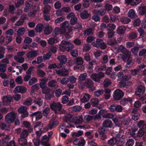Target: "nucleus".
Instances as JSON below:
<instances>
[{"instance_id":"obj_1","label":"nucleus","mask_w":146,"mask_h":146,"mask_svg":"<svg viewBox=\"0 0 146 146\" xmlns=\"http://www.w3.org/2000/svg\"><path fill=\"white\" fill-rule=\"evenodd\" d=\"M77 116L75 115L69 114L67 117H65L63 119V123L62 125V127H64L66 128L74 127V126L70 124V122H75Z\"/></svg>"},{"instance_id":"obj_2","label":"nucleus","mask_w":146,"mask_h":146,"mask_svg":"<svg viewBox=\"0 0 146 146\" xmlns=\"http://www.w3.org/2000/svg\"><path fill=\"white\" fill-rule=\"evenodd\" d=\"M72 31V30L71 29H69L67 31L63 29L60 28L59 27H56L54 29L52 32V35L54 36H56L58 35L59 34H64L66 36H70L71 34L70 32Z\"/></svg>"},{"instance_id":"obj_3","label":"nucleus","mask_w":146,"mask_h":146,"mask_svg":"<svg viewBox=\"0 0 146 146\" xmlns=\"http://www.w3.org/2000/svg\"><path fill=\"white\" fill-rule=\"evenodd\" d=\"M17 115V113L14 111L10 112L5 116V120L8 123H12L14 121Z\"/></svg>"},{"instance_id":"obj_4","label":"nucleus","mask_w":146,"mask_h":146,"mask_svg":"<svg viewBox=\"0 0 146 146\" xmlns=\"http://www.w3.org/2000/svg\"><path fill=\"white\" fill-rule=\"evenodd\" d=\"M92 44L94 46L97 48L100 47L102 49H105L107 47L106 43L104 42L101 39H97L96 42H92Z\"/></svg>"},{"instance_id":"obj_5","label":"nucleus","mask_w":146,"mask_h":146,"mask_svg":"<svg viewBox=\"0 0 146 146\" xmlns=\"http://www.w3.org/2000/svg\"><path fill=\"white\" fill-rule=\"evenodd\" d=\"M124 93L120 89H117L114 92L113 97L115 100L118 101L120 100L123 96Z\"/></svg>"},{"instance_id":"obj_6","label":"nucleus","mask_w":146,"mask_h":146,"mask_svg":"<svg viewBox=\"0 0 146 146\" xmlns=\"http://www.w3.org/2000/svg\"><path fill=\"white\" fill-rule=\"evenodd\" d=\"M104 76V74L102 72H100L98 74L94 73L92 74L91 78L95 82H99L101 81V79Z\"/></svg>"},{"instance_id":"obj_7","label":"nucleus","mask_w":146,"mask_h":146,"mask_svg":"<svg viewBox=\"0 0 146 146\" xmlns=\"http://www.w3.org/2000/svg\"><path fill=\"white\" fill-rule=\"evenodd\" d=\"M59 124V121L57 120L54 118H52V119L49 121L48 125L46 127V129L47 130L49 129H52L55 127Z\"/></svg>"},{"instance_id":"obj_8","label":"nucleus","mask_w":146,"mask_h":146,"mask_svg":"<svg viewBox=\"0 0 146 146\" xmlns=\"http://www.w3.org/2000/svg\"><path fill=\"white\" fill-rule=\"evenodd\" d=\"M50 107L51 110L55 112L57 110L60 111L62 110V104L59 103L54 102L50 104Z\"/></svg>"},{"instance_id":"obj_9","label":"nucleus","mask_w":146,"mask_h":146,"mask_svg":"<svg viewBox=\"0 0 146 146\" xmlns=\"http://www.w3.org/2000/svg\"><path fill=\"white\" fill-rule=\"evenodd\" d=\"M56 72L57 74L62 77L68 76L69 74L68 70L65 68L56 70Z\"/></svg>"},{"instance_id":"obj_10","label":"nucleus","mask_w":146,"mask_h":146,"mask_svg":"<svg viewBox=\"0 0 146 146\" xmlns=\"http://www.w3.org/2000/svg\"><path fill=\"white\" fill-rule=\"evenodd\" d=\"M109 109L111 111L121 112L122 111L123 108L120 105L113 104L111 105Z\"/></svg>"},{"instance_id":"obj_11","label":"nucleus","mask_w":146,"mask_h":146,"mask_svg":"<svg viewBox=\"0 0 146 146\" xmlns=\"http://www.w3.org/2000/svg\"><path fill=\"white\" fill-rule=\"evenodd\" d=\"M27 108L25 106H23L19 108L18 111L19 113L22 114L21 117L23 118L27 117L28 116V113L27 111Z\"/></svg>"},{"instance_id":"obj_12","label":"nucleus","mask_w":146,"mask_h":146,"mask_svg":"<svg viewBox=\"0 0 146 146\" xmlns=\"http://www.w3.org/2000/svg\"><path fill=\"white\" fill-rule=\"evenodd\" d=\"M145 91V87L142 85L138 86L137 88V90L135 92V94L137 96L142 95Z\"/></svg>"},{"instance_id":"obj_13","label":"nucleus","mask_w":146,"mask_h":146,"mask_svg":"<svg viewBox=\"0 0 146 146\" xmlns=\"http://www.w3.org/2000/svg\"><path fill=\"white\" fill-rule=\"evenodd\" d=\"M12 99V97L10 95H7L4 96L3 100L4 105L6 106L9 105Z\"/></svg>"},{"instance_id":"obj_14","label":"nucleus","mask_w":146,"mask_h":146,"mask_svg":"<svg viewBox=\"0 0 146 146\" xmlns=\"http://www.w3.org/2000/svg\"><path fill=\"white\" fill-rule=\"evenodd\" d=\"M19 144L22 146H31L30 143H28L27 141L25 138L20 137L18 139Z\"/></svg>"},{"instance_id":"obj_15","label":"nucleus","mask_w":146,"mask_h":146,"mask_svg":"<svg viewBox=\"0 0 146 146\" xmlns=\"http://www.w3.org/2000/svg\"><path fill=\"white\" fill-rule=\"evenodd\" d=\"M57 58L60 62V64L59 65V67L60 68L62 67L61 64H65L67 60V59L65 55H60L57 57Z\"/></svg>"},{"instance_id":"obj_16","label":"nucleus","mask_w":146,"mask_h":146,"mask_svg":"<svg viewBox=\"0 0 146 146\" xmlns=\"http://www.w3.org/2000/svg\"><path fill=\"white\" fill-rule=\"evenodd\" d=\"M106 10L104 9H101L97 10L95 9L92 11V13L95 15L102 16L104 15L106 13Z\"/></svg>"},{"instance_id":"obj_17","label":"nucleus","mask_w":146,"mask_h":146,"mask_svg":"<svg viewBox=\"0 0 146 146\" xmlns=\"http://www.w3.org/2000/svg\"><path fill=\"white\" fill-rule=\"evenodd\" d=\"M38 55L37 51L33 50L29 52L27 54V57L29 59H33L36 57Z\"/></svg>"},{"instance_id":"obj_18","label":"nucleus","mask_w":146,"mask_h":146,"mask_svg":"<svg viewBox=\"0 0 146 146\" xmlns=\"http://www.w3.org/2000/svg\"><path fill=\"white\" fill-rule=\"evenodd\" d=\"M27 90V89L23 86H18L15 88L14 92L17 93L19 92L21 93H25Z\"/></svg>"},{"instance_id":"obj_19","label":"nucleus","mask_w":146,"mask_h":146,"mask_svg":"<svg viewBox=\"0 0 146 146\" xmlns=\"http://www.w3.org/2000/svg\"><path fill=\"white\" fill-rule=\"evenodd\" d=\"M122 59L125 62H126L128 60L132 59L131 57V53L129 51L124 54L122 57Z\"/></svg>"},{"instance_id":"obj_20","label":"nucleus","mask_w":146,"mask_h":146,"mask_svg":"<svg viewBox=\"0 0 146 146\" xmlns=\"http://www.w3.org/2000/svg\"><path fill=\"white\" fill-rule=\"evenodd\" d=\"M30 116L31 117H35L36 120L41 119L42 116V112L39 111L33 113Z\"/></svg>"},{"instance_id":"obj_21","label":"nucleus","mask_w":146,"mask_h":146,"mask_svg":"<svg viewBox=\"0 0 146 146\" xmlns=\"http://www.w3.org/2000/svg\"><path fill=\"white\" fill-rule=\"evenodd\" d=\"M94 29L92 28H88L84 31V34L85 36H92L94 34Z\"/></svg>"},{"instance_id":"obj_22","label":"nucleus","mask_w":146,"mask_h":146,"mask_svg":"<svg viewBox=\"0 0 146 146\" xmlns=\"http://www.w3.org/2000/svg\"><path fill=\"white\" fill-rule=\"evenodd\" d=\"M102 125L103 127L105 128H111L113 126V124L111 121L106 119L104 121Z\"/></svg>"},{"instance_id":"obj_23","label":"nucleus","mask_w":146,"mask_h":146,"mask_svg":"<svg viewBox=\"0 0 146 146\" xmlns=\"http://www.w3.org/2000/svg\"><path fill=\"white\" fill-rule=\"evenodd\" d=\"M90 16V14L87 10H85L80 13V17L82 19H86Z\"/></svg>"},{"instance_id":"obj_24","label":"nucleus","mask_w":146,"mask_h":146,"mask_svg":"<svg viewBox=\"0 0 146 146\" xmlns=\"http://www.w3.org/2000/svg\"><path fill=\"white\" fill-rule=\"evenodd\" d=\"M74 62L75 64L78 65H81L83 64L84 61L82 57H78L74 59Z\"/></svg>"},{"instance_id":"obj_25","label":"nucleus","mask_w":146,"mask_h":146,"mask_svg":"<svg viewBox=\"0 0 146 146\" xmlns=\"http://www.w3.org/2000/svg\"><path fill=\"white\" fill-rule=\"evenodd\" d=\"M33 3L31 1H29L25 4V7L24 10V12H27L28 11L30 10L31 7L33 6Z\"/></svg>"},{"instance_id":"obj_26","label":"nucleus","mask_w":146,"mask_h":146,"mask_svg":"<svg viewBox=\"0 0 146 146\" xmlns=\"http://www.w3.org/2000/svg\"><path fill=\"white\" fill-rule=\"evenodd\" d=\"M126 30V27L123 26L119 27L117 30V33L119 35L124 34Z\"/></svg>"},{"instance_id":"obj_27","label":"nucleus","mask_w":146,"mask_h":146,"mask_svg":"<svg viewBox=\"0 0 146 146\" xmlns=\"http://www.w3.org/2000/svg\"><path fill=\"white\" fill-rule=\"evenodd\" d=\"M85 85L87 88H90L93 86V82L90 79H86L85 81Z\"/></svg>"},{"instance_id":"obj_28","label":"nucleus","mask_w":146,"mask_h":146,"mask_svg":"<svg viewBox=\"0 0 146 146\" xmlns=\"http://www.w3.org/2000/svg\"><path fill=\"white\" fill-rule=\"evenodd\" d=\"M90 98V95L88 94H85L83 98L81 99L80 101L82 103H85L88 102Z\"/></svg>"},{"instance_id":"obj_29","label":"nucleus","mask_w":146,"mask_h":146,"mask_svg":"<svg viewBox=\"0 0 146 146\" xmlns=\"http://www.w3.org/2000/svg\"><path fill=\"white\" fill-rule=\"evenodd\" d=\"M52 29H53L52 26L48 25L45 27L44 30V33L46 35H48L51 33Z\"/></svg>"},{"instance_id":"obj_30","label":"nucleus","mask_w":146,"mask_h":146,"mask_svg":"<svg viewBox=\"0 0 146 146\" xmlns=\"http://www.w3.org/2000/svg\"><path fill=\"white\" fill-rule=\"evenodd\" d=\"M107 43L108 44L112 46L117 43V41L114 38L113 39L109 38L107 40Z\"/></svg>"},{"instance_id":"obj_31","label":"nucleus","mask_w":146,"mask_h":146,"mask_svg":"<svg viewBox=\"0 0 146 146\" xmlns=\"http://www.w3.org/2000/svg\"><path fill=\"white\" fill-rule=\"evenodd\" d=\"M138 8L139 12L140 15H143L146 13V7L145 6H139Z\"/></svg>"},{"instance_id":"obj_32","label":"nucleus","mask_w":146,"mask_h":146,"mask_svg":"<svg viewBox=\"0 0 146 146\" xmlns=\"http://www.w3.org/2000/svg\"><path fill=\"white\" fill-rule=\"evenodd\" d=\"M111 84V81L109 79L107 78L105 79L103 83V86L104 88L107 87Z\"/></svg>"},{"instance_id":"obj_33","label":"nucleus","mask_w":146,"mask_h":146,"mask_svg":"<svg viewBox=\"0 0 146 146\" xmlns=\"http://www.w3.org/2000/svg\"><path fill=\"white\" fill-rule=\"evenodd\" d=\"M25 29L23 27L19 28L17 31V34L18 35L21 36L25 33Z\"/></svg>"},{"instance_id":"obj_34","label":"nucleus","mask_w":146,"mask_h":146,"mask_svg":"<svg viewBox=\"0 0 146 146\" xmlns=\"http://www.w3.org/2000/svg\"><path fill=\"white\" fill-rule=\"evenodd\" d=\"M33 102L35 103L34 105L37 104L39 107L42 106L43 103V100L42 99L39 98L36 99L33 101Z\"/></svg>"},{"instance_id":"obj_35","label":"nucleus","mask_w":146,"mask_h":146,"mask_svg":"<svg viewBox=\"0 0 146 146\" xmlns=\"http://www.w3.org/2000/svg\"><path fill=\"white\" fill-rule=\"evenodd\" d=\"M44 6L43 8V12L44 14H47L50 10L51 7L49 5Z\"/></svg>"},{"instance_id":"obj_36","label":"nucleus","mask_w":146,"mask_h":146,"mask_svg":"<svg viewBox=\"0 0 146 146\" xmlns=\"http://www.w3.org/2000/svg\"><path fill=\"white\" fill-rule=\"evenodd\" d=\"M5 48L3 46H0V59L4 57V54L5 53Z\"/></svg>"},{"instance_id":"obj_37","label":"nucleus","mask_w":146,"mask_h":146,"mask_svg":"<svg viewBox=\"0 0 146 146\" xmlns=\"http://www.w3.org/2000/svg\"><path fill=\"white\" fill-rule=\"evenodd\" d=\"M128 15L129 17L133 18L136 17V15L133 9L130 10L128 13Z\"/></svg>"},{"instance_id":"obj_38","label":"nucleus","mask_w":146,"mask_h":146,"mask_svg":"<svg viewBox=\"0 0 146 146\" xmlns=\"http://www.w3.org/2000/svg\"><path fill=\"white\" fill-rule=\"evenodd\" d=\"M14 58L17 62L20 63H23L25 60V59L24 57H19L18 56H15Z\"/></svg>"},{"instance_id":"obj_39","label":"nucleus","mask_w":146,"mask_h":146,"mask_svg":"<svg viewBox=\"0 0 146 146\" xmlns=\"http://www.w3.org/2000/svg\"><path fill=\"white\" fill-rule=\"evenodd\" d=\"M57 80H60V82L61 84L63 85H66L69 82V80L68 78H62V79H60V78H58Z\"/></svg>"},{"instance_id":"obj_40","label":"nucleus","mask_w":146,"mask_h":146,"mask_svg":"<svg viewBox=\"0 0 146 146\" xmlns=\"http://www.w3.org/2000/svg\"><path fill=\"white\" fill-rule=\"evenodd\" d=\"M117 139L116 138H112L109 140L108 142V143L111 146H113L116 143Z\"/></svg>"},{"instance_id":"obj_41","label":"nucleus","mask_w":146,"mask_h":146,"mask_svg":"<svg viewBox=\"0 0 146 146\" xmlns=\"http://www.w3.org/2000/svg\"><path fill=\"white\" fill-rule=\"evenodd\" d=\"M87 76V74L86 73L81 74L79 76L78 79L80 81L85 80Z\"/></svg>"},{"instance_id":"obj_42","label":"nucleus","mask_w":146,"mask_h":146,"mask_svg":"<svg viewBox=\"0 0 146 146\" xmlns=\"http://www.w3.org/2000/svg\"><path fill=\"white\" fill-rule=\"evenodd\" d=\"M115 27V25L113 23H109L107 25V29L109 31H113Z\"/></svg>"},{"instance_id":"obj_43","label":"nucleus","mask_w":146,"mask_h":146,"mask_svg":"<svg viewBox=\"0 0 146 146\" xmlns=\"http://www.w3.org/2000/svg\"><path fill=\"white\" fill-rule=\"evenodd\" d=\"M120 20L123 23L125 24L128 23L131 21V20L129 19L124 17H122Z\"/></svg>"},{"instance_id":"obj_44","label":"nucleus","mask_w":146,"mask_h":146,"mask_svg":"<svg viewBox=\"0 0 146 146\" xmlns=\"http://www.w3.org/2000/svg\"><path fill=\"white\" fill-rule=\"evenodd\" d=\"M83 134V132L81 130H79L77 132H74L72 133V136L73 138L76 137H79L82 135Z\"/></svg>"},{"instance_id":"obj_45","label":"nucleus","mask_w":146,"mask_h":146,"mask_svg":"<svg viewBox=\"0 0 146 146\" xmlns=\"http://www.w3.org/2000/svg\"><path fill=\"white\" fill-rule=\"evenodd\" d=\"M83 121L82 116H80L78 117H77L75 121L74 122V123L76 124H81L82 123Z\"/></svg>"},{"instance_id":"obj_46","label":"nucleus","mask_w":146,"mask_h":146,"mask_svg":"<svg viewBox=\"0 0 146 146\" xmlns=\"http://www.w3.org/2000/svg\"><path fill=\"white\" fill-rule=\"evenodd\" d=\"M50 111V110L49 107L46 108L42 111L43 115L45 116H47Z\"/></svg>"},{"instance_id":"obj_47","label":"nucleus","mask_w":146,"mask_h":146,"mask_svg":"<svg viewBox=\"0 0 146 146\" xmlns=\"http://www.w3.org/2000/svg\"><path fill=\"white\" fill-rule=\"evenodd\" d=\"M132 100L130 98H124L122 99L120 101V104L124 105H125V104L127 102H131Z\"/></svg>"},{"instance_id":"obj_48","label":"nucleus","mask_w":146,"mask_h":146,"mask_svg":"<svg viewBox=\"0 0 146 146\" xmlns=\"http://www.w3.org/2000/svg\"><path fill=\"white\" fill-rule=\"evenodd\" d=\"M130 71L131 75L135 76L139 73L140 70L138 69H131Z\"/></svg>"},{"instance_id":"obj_49","label":"nucleus","mask_w":146,"mask_h":146,"mask_svg":"<svg viewBox=\"0 0 146 146\" xmlns=\"http://www.w3.org/2000/svg\"><path fill=\"white\" fill-rule=\"evenodd\" d=\"M28 135L27 131L24 129H23L20 135V137L25 138Z\"/></svg>"},{"instance_id":"obj_50","label":"nucleus","mask_w":146,"mask_h":146,"mask_svg":"<svg viewBox=\"0 0 146 146\" xmlns=\"http://www.w3.org/2000/svg\"><path fill=\"white\" fill-rule=\"evenodd\" d=\"M57 84V82L55 80H52L48 84V86L50 87H53L55 86Z\"/></svg>"},{"instance_id":"obj_51","label":"nucleus","mask_w":146,"mask_h":146,"mask_svg":"<svg viewBox=\"0 0 146 146\" xmlns=\"http://www.w3.org/2000/svg\"><path fill=\"white\" fill-rule=\"evenodd\" d=\"M91 47L90 45L87 44H85L83 46V51L85 52H88L90 50Z\"/></svg>"},{"instance_id":"obj_52","label":"nucleus","mask_w":146,"mask_h":146,"mask_svg":"<svg viewBox=\"0 0 146 146\" xmlns=\"http://www.w3.org/2000/svg\"><path fill=\"white\" fill-rule=\"evenodd\" d=\"M66 50L68 52H69L72 50L74 48V45L70 42L67 45H66Z\"/></svg>"},{"instance_id":"obj_53","label":"nucleus","mask_w":146,"mask_h":146,"mask_svg":"<svg viewBox=\"0 0 146 146\" xmlns=\"http://www.w3.org/2000/svg\"><path fill=\"white\" fill-rule=\"evenodd\" d=\"M69 26V22L66 21L60 25V27L61 28L64 29L68 27Z\"/></svg>"},{"instance_id":"obj_54","label":"nucleus","mask_w":146,"mask_h":146,"mask_svg":"<svg viewBox=\"0 0 146 146\" xmlns=\"http://www.w3.org/2000/svg\"><path fill=\"white\" fill-rule=\"evenodd\" d=\"M139 49V47L135 46L133 48H132L131 49V51L133 54L135 55H136L137 54Z\"/></svg>"},{"instance_id":"obj_55","label":"nucleus","mask_w":146,"mask_h":146,"mask_svg":"<svg viewBox=\"0 0 146 146\" xmlns=\"http://www.w3.org/2000/svg\"><path fill=\"white\" fill-rule=\"evenodd\" d=\"M51 53L50 52H48L46 54H44L43 57V60H46L49 59L51 57Z\"/></svg>"},{"instance_id":"obj_56","label":"nucleus","mask_w":146,"mask_h":146,"mask_svg":"<svg viewBox=\"0 0 146 146\" xmlns=\"http://www.w3.org/2000/svg\"><path fill=\"white\" fill-rule=\"evenodd\" d=\"M97 64V62L95 60H93L91 62H89L88 65V68L92 69L93 68V66Z\"/></svg>"},{"instance_id":"obj_57","label":"nucleus","mask_w":146,"mask_h":146,"mask_svg":"<svg viewBox=\"0 0 146 146\" xmlns=\"http://www.w3.org/2000/svg\"><path fill=\"white\" fill-rule=\"evenodd\" d=\"M118 86L119 88H126V82H125L123 80H121L120 82L119 83L118 85Z\"/></svg>"},{"instance_id":"obj_58","label":"nucleus","mask_w":146,"mask_h":146,"mask_svg":"<svg viewBox=\"0 0 146 146\" xmlns=\"http://www.w3.org/2000/svg\"><path fill=\"white\" fill-rule=\"evenodd\" d=\"M37 74L39 76L42 77H44L46 75L45 73L40 69L37 70Z\"/></svg>"},{"instance_id":"obj_59","label":"nucleus","mask_w":146,"mask_h":146,"mask_svg":"<svg viewBox=\"0 0 146 146\" xmlns=\"http://www.w3.org/2000/svg\"><path fill=\"white\" fill-rule=\"evenodd\" d=\"M119 49L120 51L124 54L129 51L123 45H121L119 47Z\"/></svg>"},{"instance_id":"obj_60","label":"nucleus","mask_w":146,"mask_h":146,"mask_svg":"<svg viewBox=\"0 0 146 146\" xmlns=\"http://www.w3.org/2000/svg\"><path fill=\"white\" fill-rule=\"evenodd\" d=\"M7 67V65L6 64H1L0 65V71L1 72H5Z\"/></svg>"},{"instance_id":"obj_61","label":"nucleus","mask_w":146,"mask_h":146,"mask_svg":"<svg viewBox=\"0 0 146 146\" xmlns=\"http://www.w3.org/2000/svg\"><path fill=\"white\" fill-rule=\"evenodd\" d=\"M110 19L113 22H115L118 20V17L117 16L110 14Z\"/></svg>"},{"instance_id":"obj_62","label":"nucleus","mask_w":146,"mask_h":146,"mask_svg":"<svg viewBox=\"0 0 146 146\" xmlns=\"http://www.w3.org/2000/svg\"><path fill=\"white\" fill-rule=\"evenodd\" d=\"M77 18L75 16L73 18H72L70 21V24L72 25H75L77 23Z\"/></svg>"},{"instance_id":"obj_63","label":"nucleus","mask_w":146,"mask_h":146,"mask_svg":"<svg viewBox=\"0 0 146 146\" xmlns=\"http://www.w3.org/2000/svg\"><path fill=\"white\" fill-rule=\"evenodd\" d=\"M24 0H18L17 3H15V5L16 8L19 7L20 6L24 4Z\"/></svg>"},{"instance_id":"obj_64","label":"nucleus","mask_w":146,"mask_h":146,"mask_svg":"<svg viewBox=\"0 0 146 146\" xmlns=\"http://www.w3.org/2000/svg\"><path fill=\"white\" fill-rule=\"evenodd\" d=\"M15 10V8L13 5H11L9 6V12L11 13H14Z\"/></svg>"}]
</instances>
